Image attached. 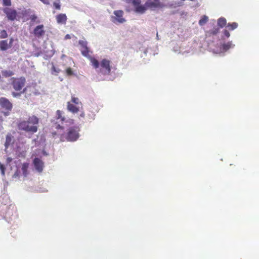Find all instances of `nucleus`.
Segmentation results:
<instances>
[{
	"instance_id": "obj_1",
	"label": "nucleus",
	"mask_w": 259,
	"mask_h": 259,
	"mask_svg": "<svg viewBox=\"0 0 259 259\" xmlns=\"http://www.w3.org/2000/svg\"><path fill=\"white\" fill-rule=\"evenodd\" d=\"M38 123V119L35 116L33 115L29 117L27 121H23L20 122L18 126L19 130L34 133L37 131V126L36 125Z\"/></svg>"
},
{
	"instance_id": "obj_2",
	"label": "nucleus",
	"mask_w": 259,
	"mask_h": 259,
	"mask_svg": "<svg viewBox=\"0 0 259 259\" xmlns=\"http://www.w3.org/2000/svg\"><path fill=\"white\" fill-rule=\"evenodd\" d=\"M52 130L55 128L57 130H62L65 127L69 126L73 124V120L67 119L66 117L62 116V114H56V117L52 120Z\"/></svg>"
},
{
	"instance_id": "obj_3",
	"label": "nucleus",
	"mask_w": 259,
	"mask_h": 259,
	"mask_svg": "<svg viewBox=\"0 0 259 259\" xmlns=\"http://www.w3.org/2000/svg\"><path fill=\"white\" fill-rule=\"evenodd\" d=\"M78 44L81 47L80 50L81 51V54L83 56L89 58L92 65L94 67V68H98L99 67V62L96 59L91 57L90 55V51L89 48L88 47V42L85 40H80L78 41Z\"/></svg>"
},
{
	"instance_id": "obj_4",
	"label": "nucleus",
	"mask_w": 259,
	"mask_h": 259,
	"mask_svg": "<svg viewBox=\"0 0 259 259\" xmlns=\"http://www.w3.org/2000/svg\"><path fill=\"white\" fill-rule=\"evenodd\" d=\"M79 131L80 128L78 126L71 127L68 129V132L65 137L64 135L61 136V140L62 141H64V138H65V139L68 141H76L79 137L78 132Z\"/></svg>"
},
{
	"instance_id": "obj_5",
	"label": "nucleus",
	"mask_w": 259,
	"mask_h": 259,
	"mask_svg": "<svg viewBox=\"0 0 259 259\" xmlns=\"http://www.w3.org/2000/svg\"><path fill=\"white\" fill-rule=\"evenodd\" d=\"M11 85L16 91H20L25 84V78L24 77L12 78Z\"/></svg>"
},
{
	"instance_id": "obj_6",
	"label": "nucleus",
	"mask_w": 259,
	"mask_h": 259,
	"mask_svg": "<svg viewBox=\"0 0 259 259\" xmlns=\"http://www.w3.org/2000/svg\"><path fill=\"white\" fill-rule=\"evenodd\" d=\"M111 61L106 59H103L99 63L100 66V71L104 75L110 74L111 71V66L110 65Z\"/></svg>"
},
{
	"instance_id": "obj_7",
	"label": "nucleus",
	"mask_w": 259,
	"mask_h": 259,
	"mask_svg": "<svg viewBox=\"0 0 259 259\" xmlns=\"http://www.w3.org/2000/svg\"><path fill=\"white\" fill-rule=\"evenodd\" d=\"M3 12L6 14L8 20L13 21L17 19L18 13L16 10L11 8L6 7L3 9Z\"/></svg>"
},
{
	"instance_id": "obj_8",
	"label": "nucleus",
	"mask_w": 259,
	"mask_h": 259,
	"mask_svg": "<svg viewBox=\"0 0 259 259\" xmlns=\"http://www.w3.org/2000/svg\"><path fill=\"white\" fill-rule=\"evenodd\" d=\"M115 16L111 17L112 21L114 23H123L125 22V19L123 17V11L122 10H116L113 12Z\"/></svg>"
},
{
	"instance_id": "obj_9",
	"label": "nucleus",
	"mask_w": 259,
	"mask_h": 259,
	"mask_svg": "<svg viewBox=\"0 0 259 259\" xmlns=\"http://www.w3.org/2000/svg\"><path fill=\"white\" fill-rule=\"evenodd\" d=\"M0 106L2 109L8 112L11 111L13 108L12 104L8 99L5 97L0 98Z\"/></svg>"
},
{
	"instance_id": "obj_10",
	"label": "nucleus",
	"mask_w": 259,
	"mask_h": 259,
	"mask_svg": "<svg viewBox=\"0 0 259 259\" xmlns=\"http://www.w3.org/2000/svg\"><path fill=\"white\" fill-rule=\"evenodd\" d=\"M45 30L44 26L42 24L37 25L33 30V34L35 36L40 38L45 35Z\"/></svg>"
},
{
	"instance_id": "obj_11",
	"label": "nucleus",
	"mask_w": 259,
	"mask_h": 259,
	"mask_svg": "<svg viewBox=\"0 0 259 259\" xmlns=\"http://www.w3.org/2000/svg\"><path fill=\"white\" fill-rule=\"evenodd\" d=\"M14 39L11 38L8 43V40H3L0 41V50L1 51H6L8 49L11 48Z\"/></svg>"
},
{
	"instance_id": "obj_12",
	"label": "nucleus",
	"mask_w": 259,
	"mask_h": 259,
	"mask_svg": "<svg viewBox=\"0 0 259 259\" xmlns=\"http://www.w3.org/2000/svg\"><path fill=\"white\" fill-rule=\"evenodd\" d=\"M33 164L35 169L38 172H41L44 168V162L39 158H35L33 160Z\"/></svg>"
},
{
	"instance_id": "obj_13",
	"label": "nucleus",
	"mask_w": 259,
	"mask_h": 259,
	"mask_svg": "<svg viewBox=\"0 0 259 259\" xmlns=\"http://www.w3.org/2000/svg\"><path fill=\"white\" fill-rule=\"evenodd\" d=\"M145 6L147 8L154 9L161 7V4L160 2L147 0L145 3Z\"/></svg>"
},
{
	"instance_id": "obj_14",
	"label": "nucleus",
	"mask_w": 259,
	"mask_h": 259,
	"mask_svg": "<svg viewBox=\"0 0 259 259\" xmlns=\"http://www.w3.org/2000/svg\"><path fill=\"white\" fill-rule=\"evenodd\" d=\"M57 22L58 24H65L66 23L67 17L65 14L60 13L55 17Z\"/></svg>"
},
{
	"instance_id": "obj_15",
	"label": "nucleus",
	"mask_w": 259,
	"mask_h": 259,
	"mask_svg": "<svg viewBox=\"0 0 259 259\" xmlns=\"http://www.w3.org/2000/svg\"><path fill=\"white\" fill-rule=\"evenodd\" d=\"M80 106L72 104L70 102L67 103V109L69 111L72 113H77L79 111Z\"/></svg>"
},
{
	"instance_id": "obj_16",
	"label": "nucleus",
	"mask_w": 259,
	"mask_h": 259,
	"mask_svg": "<svg viewBox=\"0 0 259 259\" xmlns=\"http://www.w3.org/2000/svg\"><path fill=\"white\" fill-rule=\"evenodd\" d=\"M134 7L136 9V12L140 13H144L145 12V11L147 10V9H148L146 7L145 4L144 6L140 5V4L138 5H136Z\"/></svg>"
},
{
	"instance_id": "obj_17",
	"label": "nucleus",
	"mask_w": 259,
	"mask_h": 259,
	"mask_svg": "<svg viewBox=\"0 0 259 259\" xmlns=\"http://www.w3.org/2000/svg\"><path fill=\"white\" fill-rule=\"evenodd\" d=\"M13 138V137L10 134H9L7 135L6 142L5 144L6 148H8V147L12 144Z\"/></svg>"
},
{
	"instance_id": "obj_18",
	"label": "nucleus",
	"mask_w": 259,
	"mask_h": 259,
	"mask_svg": "<svg viewBox=\"0 0 259 259\" xmlns=\"http://www.w3.org/2000/svg\"><path fill=\"white\" fill-rule=\"evenodd\" d=\"M29 167L28 163H24L22 165V171L23 176L26 177L28 174V168Z\"/></svg>"
},
{
	"instance_id": "obj_19",
	"label": "nucleus",
	"mask_w": 259,
	"mask_h": 259,
	"mask_svg": "<svg viewBox=\"0 0 259 259\" xmlns=\"http://www.w3.org/2000/svg\"><path fill=\"white\" fill-rule=\"evenodd\" d=\"M227 24V21L225 18L222 17L218 20V25L221 27L223 28Z\"/></svg>"
},
{
	"instance_id": "obj_20",
	"label": "nucleus",
	"mask_w": 259,
	"mask_h": 259,
	"mask_svg": "<svg viewBox=\"0 0 259 259\" xmlns=\"http://www.w3.org/2000/svg\"><path fill=\"white\" fill-rule=\"evenodd\" d=\"M234 46V45L232 44L231 41H229L223 45V49L225 51H227L229 49L233 48Z\"/></svg>"
},
{
	"instance_id": "obj_21",
	"label": "nucleus",
	"mask_w": 259,
	"mask_h": 259,
	"mask_svg": "<svg viewBox=\"0 0 259 259\" xmlns=\"http://www.w3.org/2000/svg\"><path fill=\"white\" fill-rule=\"evenodd\" d=\"M208 20V17L206 15H203L199 21V24L200 26L204 25Z\"/></svg>"
},
{
	"instance_id": "obj_22",
	"label": "nucleus",
	"mask_w": 259,
	"mask_h": 259,
	"mask_svg": "<svg viewBox=\"0 0 259 259\" xmlns=\"http://www.w3.org/2000/svg\"><path fill=\"white\" fill-rule=\"evenodd\" d=\"M229 30H233L238 27V24L236 22H233L232 23H228L227 26Z\"/></svg>"
},
{
	"instance_id": "obj_23",
	"label": "nucleus",
	"mask_w": 259,
	"mask_h": 259,
	"mask_svg": "<svg viewBox=\"0 0 259 259\" xmlns=\"http://www.w3.org/2000/svg\"><path fill=\"white\" fill-rule=\"evenodd\" d=\"M61 70L56 68L55 65L52 63V66L51 68L52 74L55 75H58V73L60 72Z\"/></svg>"
},
{
	"instance_id": "obj_24",
	"label": "nucleus",
	"mask_w": 259,
	"mask_h": 259,
	"mask_svg": "<svg viewBox=\"0 0 259 259\" xmlns=\"http://www.w3.org/2000/svg\"><path fill=\"white\" fill-rule=\"evenodd\" d=\"M54 8L57 10H60L61 8L60 0H56L53 4Z\"/></svg>"
},
{
	"instance_id": "obj_25",
	"label": "nucleus",
	"mask_w": 259,
	"mask_h": 259,
	"mask_svg": "<svg viewBox=\"0 0 259 259\" xmlns=\"http://www.w3.org/2000/svg\"><path fill=\"white\" fill-rule=\"evenodd\" d=\"M72 104H76L79 106L81 105V102L79 101V100L78 98L72 96L71 98V101L70 102Z\"/></svg>"
},
{
	"instance_id": "obj_26",
	"label": "nucleus",
	"mask_w": 259,
	"mask_h": 259,
	"mask_svg": "<svg viewBox=\"0 0 259 259\" xmlns=\"http://www.w3.org/2000/svg\"><path fill=\"white\" fill-rule=\"evenodd\" d=\"M2 74L5 77H10L14 74V73L10 70H5L2 71Z\"/></svg>"
},
{
	"instance_id": "obj_27",
	"label": "nucleus",
	"mask_w": 259,
	"mask_h": 259,
	"mask_svg": "<svg viewBox=\"0 0 259 259\" xmlns=\"http://www.w3.org/2000/svg\"><path fill=\"white\" fill-rule=\"evenodd\" d=\"M8 37V34L5 30H3L0 32V38H6Z\"/></svg>"
},
{
	"instance_id": "obj_28",
	"label": "nucleus",
	"mask_w": 259,
	"mask_h": 259,
	"mask_svg": "<svg viewBox=\"0 0 259 259\" xmlns=\"http://www.w3.org/2000/svg\"><path fill=\"white\" fill-rule=\"evenodd\" d=\"M65 73L68 76H71L73 74V72L70 67H68L66 69Z\"/></svg>"
},
{
	"instance_id": "obj_29",
	"label": "nucleus",
	"mask_w": 259,
	"mask_h": 259,
	"mask_svg": "<svg viewBox=\"0 0 259 259\" xmlns=\"http://www.w3.org/2000/svg\"><path fill=\"white\" fill-rule=\"evenodd\" d=\"M3 5L5 6L9 7L12 5L11 0H3Z\"/></svg>"
},
{
	"instance_id": "obj_30",
	"label": "nucleus",
	"mask_w": 259,
	"mask_h": 259,
	"mask_svg": "<svg viewBox=\"0 0 259 259\" xmlns=\"http://www.w3.org/2000/svg\"><path fill=\"white\" fill-rule=\"evenodd\" d=\"M219 32V29L218 28H215L213 30L210 31V33L215 35L217 34Z\"/></svg>"
},
{
	"instance_id": "obj_31",
	"label": "nucleus",
	"mask_w": 259,
	"mask_h": 259,
	"mask_svg": "<svg viewBox=\"0 0 259 259\" xmlns=\"http://www.w3.org/2000/svg\"><path fill=\"white\" fill-rule=\"evenodd\" d=\"M132 2L134 6L140 5L141 3V0H132Z\"/></svg>"
},
{
	"instance_id": "obj_32",
	"label": "nucleus",
	"mask_w": 259,
	"mask_h": 259,
	"mask_svg": "<svg viewBox=\"0 0 259 259\" xmlns=\"http://www.w3.org/2000/svg\"><path fill=\"white\" fill-rule=\"evenodd\" d=\"M20 171L18 169H17V170L15 172L13 176V178H17L19 177L20 175Z\"/></svg>"
},
{
	"instance_id": "obj_33",
	"label": "nucleus",
	"mask_w": 259,
	"mask_h": 259,
	"mask_svg": "<svg viewBox=\"0 0 259 259\" xmlns=\"http://www.w3.org/2000/svg\"><path fill=\"white\" fill-rule=\"evenodd\" d=\"M0 169L1 170V172H2V174L3 175H5V168L4 167V166L2 164H0Z\"/></svg>"
},
{
	"instance_id": "obj_34",
	"label": "nucleus",
	"mask_w": 259,
	"mask_h": 259,
	"mask_svg": "<svg viewBox=\"0 0 259 259\" xmlns=\"http://www.w3.org/2000/svg\"><path fill=\"white\" fill-rule=\"evenodd\" d=\"M224 34L227 37H229L230 36V33L227 30H224Z\"/></svg>"
},
{
	"instance_id": "obj_35",
	"label": "nucleus",
	"mask_w": 259,
	"mask_h": 259,
	"mask_svg": "<svg viewBox=\"0 0 259 259\" xmlns=\"http://www.w3.org/2000/svg\"><path fill=\"white\" fill-rule=\"evenodd\" d=\"M12 96L14 97H17L18 96H20V95H21V93H16V92H12Z\"/></svg>"
},
{
	"instance_id": "obj_36",
	"label": "nucleus",
	"mask_w": 259,
	"mask_h": 259,
	"mask_svg": "<svg viewBox=\"0 0 259 259\" xmlns=\"http://www.w3.org/2000/svg\"><path fill=\"white\" fill-rule=\"evenodd\" d=\"M37 18V17L35 15H32L31 17V20L34 21Z\"/></svg>"
},
{
	"instance_id": "obj_37",
	"label": "nucleus",
	"mask_w": 259,
	"mask_h": 259,
	"mask_svg": "<svg viewBox=\"0 0 259 259\" xmlns=\"http://www.w3.org/2000/svg\"><path fill=\"white\" fill-rule=\"evenodd\" d=\"M51 133H52L53 137H55V136H56L58 134L56 132H54V131H52L51 132Z\"/></svg>"
},
{
	"instance_id": "obj_38",
	"label": "nucleus",
	"mask_w": 259,
	"mask_h": 259,
	"mask_svg": "<svg viewBox=\"0 0 259 259\" xmlns=\"http://www.w3.org/2000/svg\"><path fill=\"white\" fill-rule=\"evenodd\" d=\"M65 37L66 39H70L71 38L70 35L69 34L66 35Z\"/></svg>"
},
{
	"instance_id": "obj_39",
	"label": "nucleus",
	"mask_w": 259,
	"mask_h": 259,
	"mask_svg": "<svg viewBox=\"0 0 259 259\" xmlns=\"http://www.w3.org/2000/svg\"><path fill=\"white\" fill-rule=\"evenodd\" d=\"M7 161H8V162H11V161H12V158H10V157L8 158H7Z\"/></svg>"
},
{
	"instance_id": "obj_40",
	"label": "nucleus",
	"mask_w": 259,
	"mask_h": 259,
	"mask_svg": "<svg viewBox=\"0 0 259 259\" xmlns=\"http://www.w3.org/2000/svg\"><path fill=\"white\" fill-rule=\"evenodd\" d=\"M2 121H3L2 119L1 118V117H0V126H1Z\"/></svg>"
},
{
	"instance_id": "obj_41",
	"label": "nucleus",
	"mask_w": 259,
	"mask_h": 259,
	"mask_svg": "<svg viewBox=\"0 0 259 259\" xmlns=\"http://www.w3.org/2000/svg\"><path fill=\"white\" fill-rule=\"evenodd\" d=\"M57 113H60V111L59 110H58V111H57Z\"/></svg>"
}]
</instances>
